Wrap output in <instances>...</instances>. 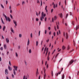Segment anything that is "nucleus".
<instances>
[{
	"label": "nucleus",
	"mask_w": 79,
	"mask_h": 79,
	"mask_svg": "<svg viewBox=\"0 0 79 79\" xmlns=\"http://www.w3.org/2000/svg\"><path fill=\"white\" fill-rule=\"evenodd\" d=\"M46 14L44 13V12H42L41 14V17H40V20L41 21H43V19H44V17H45Z\"/></svg>",
	"instance_id": "f257e3e1"
},
{
	"label": "nucleus",
	"mask_w": 79,
	"mask_h": 79,
	"mask_svg": "<svg viewBox=\"0 0 79 79\" xmlns=\"http://www.w3.org/2000/svg\"><path fill=\"white\" fill-rule=\"evenodd\" d=\"M74 61H77V60H72L70 62H69V64L68 66H69V65H70V64H72V63H73Z\"/></svg>",
	"instance_id": "f03ea898"
},
{
	"label": "nucleus",
	"mask_w": 79,
	"mask_h": 79,
	"mask_svg": "<svg viewBox=\"0 0 79 79\" xmlns=\"http://www.w3.org/2000/svg\"><path fill=\"white\" fill-rule=\"evenodd\" d=\"M48 50H42V53L43 52L44 54V53H47H47H48Z\"/></svg>",
	"instance_id": "7ed1b4c3"
},
{
	"label": "nucleus",
	"mask_w": 79,
	"mask_h": 79,
	"mask_svg": "<svg viewBox=\"0 0 79 79\" xmlns=\"http://www.w3.org/2000/svg\"><path fill=\"white\" fill-rule=\"evenodd\" d=\"M13 22L14 24H15V27H16V26H17V22H16V21L15 20H13Z\"/></svg>",
	"instance_id": "20e7f679"
},
{
	"label": "nucleus",
	"mask_w": 79,
	"mask_h": 79,
	"mask_svg": "<svg viewBox=\"0 0 79 79\" xmlns=\"http://www.w3.org/2000/svg\"><path fill=\"white\" fill-rule=\"evenodd\" d=\"M13 67H14V69H15L16 71H17V69H18V66H14Z\"/></svg>",
	"instance_id": "39448f33"
},
{
	"label": "nucleus",
	"mask_w": 79,
	"mask_h": 79,
	"mask_svg": "<svg viewBox=\"0 0 79 79\" xmlns=\"http://www.w3.org/2000/svg\"><path fill=\"white\" fill-rule=\"evenodd\" d=\"M5 73L6 74H8V71L7 69H6L5 70Z\"/></svg>",
	"instance_id": "423d86ee"
},
{
	"label": "nucleus",
	"mask_w": 79,
	"mask_h": 79,
	"mask_svg": "<svg viewBox=\"0 0 79 79\" xmlns=\"http://www.w3.org/2000/svg\"><path fill=\"white\" fill-rule=\"evenodd\" d=\"M3 16H4L5 18H6V20L7 21H8V19H7V17H6V15H5L3 14Z\"/></svg>",
	"instance_id": "0eeeda50"
},
{
	"label": "nucleus",
	"mask_w": 79,
	"mask_h": 79,
	"mask_svg": "<svg viewBox=\"0 0 79 79\" xmlns=\"http://www.w3.org/2000/svg\"><path fill=\"white\" fill-rule=\"evenodd\" d=\"M13 73L14 74V75H15L16 74V70L15 69H13Z\"/></svg>",
	"instance_id": "6e6552de"
},
{
	"label": "nucleus",
	"mask_w": 79,
	"mask_h": 79,
	"mask_svg": "<svg viewBox=\"0 0 79 79\" xmlns=\"http://www.w3.org/2000/svg\"><path fill=\"white\" fill-rule=\"evenodd\" d=\"M66 39H68V34L67 33H66Z\"/></svg>",
	"instance_id": "1a4fd4ad"
},
{
	"label": "nucleus",
	"mask_w": 79,
	"mask_h": 79,
	"mask_svg": "<svg viewBox=\"0 0 79 79\" xmlns=\"http://www.w3.org/2000/svg\"><path fill=\"white\" fill-rule=\"evenodd\" d=\"M10 31L12 32H13V33H15V31H13V28H10Z\"/></svg>",
	"instance_id": "9d476101"
},
{
	"label": "nucleus",
	"mask_w": 79,
	"mask_h": 79,
	"mask_svg": "<svg viewBox=\"0 0 79 79\" xmlns=\"http://www.w3.org/2000/svg\"><path fill=\"white\" fill-rule=\"evenodd\" d=\"M8 69H9L10 71H11L12 70V69L11 68L10 66H8Z\"/></svg>",
	"instance_id": "9b49d317"
},
{
	"label": "nucleus",
	"mask_w": 79,
	"mask_h": 79,
	"mask_svg": "<svg viewBox=\"0 0 79 79\" xmlns=\"http://www.w3.org/2000/svg\"><path fill=\"white\" fill-rule=\"evenodd\" d=\"M79 26L78 25H77L76 27V31H77V29H78Z\"/></svg>",
	"instance_id": "f8f14e48"
},
{
	"label": "nucleus",
	"mask_w": 79,
	"mask_h": 79,
	"mask_svg": "<svg viewBox=\"0 0 79 79\" xmlns=\"http://www.w3.org/2000/svg\"><path fill=\"white\" fill-rule=\"evenodd\" d=\"M57 7V4H56V5H55V4H54L53 6V8H56Z\"/></svg>",
	"instance_id": "ddd939ff"
},
{
	"label": "nucleus",
	"mask_w": 79,
	"mask_h": 79,
	"mask_svg": "<svg viewBox=\"0 0 79 79\" xmlns=\"http://www.w3.org/2000/svg\"><path fill=\"white\" fill-rule=\"evenodd\" d=\"M76 2H75V4H74V10H75V6H76Z\"/></svg>",
	"instance_id": "4468645a"
},
{
	"label": "nucleus",
	"mask_w": 79,
	"mask_h": 79,
	"mask_svg": "<svg viewBox=\"0 0 79 79\" xmlns=\"http://www.w3.org/2000/svg\"><path fill=\"white\" fill-rule=\"evenodd\" d=\"M30 41H29V40H28L27 43V45H29V44H30Z\"/></svg>",
	"instance_id": "2eb2a0df"
},
{
	"label": "nucleus",
	"mask_w": 79,
	"mask_h": 79,
	"mask_svg": "<svg viewBox=\"0 0 79 79\" xmlns=\"http://www.w3.org/2000/svg\"><path fill=\"white\" fill-rule=\"evenodd\" d=\"M6 41L7 43H8L10 41L8 38H6Z\"/></svg>",
	"instance_id": "dca6fc26"
},
{
	"label": "nucleus",
	"mask_w": 79,
	"mask_h": 79,
	"mask_svg": "<svg viewBox=\"0 0 79 79\" xmlns=\"http://www.w3.org/2000/svg\"><path fill=\"white\" fill-rule=\"evenodd\" d=\"M7 21L8 20L9 22H10V21H11V19H10L9 17H8L7 18Z\"/></svg>",
	"instance_id": "f3484780"
},
{
	"label": "nucleus",
	"mask_w": 79,
	"mask_h": 79,
	"mask_svg": "<svg viewBox=\"0 0 79 79\" xmlns=\"http://www.w3.org/2000/svg\"><path fill=\"white\" fill-rule=\"evenodd\" d=\"M62 79H64V74H63L62 75Z\"/></svg>",
	"instance_id": "a211bd4d"
},
{
	"label": "nucleus",
	"mask_w": 79,
	"mask_h": 79,
	"mask_svg": "<svg viewBox=\"0 0 79 79\" xmlns=\"http://www.w3.org/2000/svg\"><path fill=\"white\" fill-rule=\"evenodd\" d=\"M6 28V27H5V26H4L3 27V28H2V30L3 31H5V28Z\"/></svg>",
	"instance_id": "6ab92c4d"
},
{
	"label": "nucleus",
	"mask_w": 79,
	"mask_h": 79,
	"mask_svg": "<svg viewBox=\"0 0 79 79\" xmlns=\"http://www.w3.org/2000/svg\"><path fill=\"white\" fill-rule=\"evenodd\" d=\"M38 74H39V72H36V77H37V76H38Z\"/></svg>",
	"instance_id": "aec40b11"
},
{
	"label": "nucleus",
	"mask_w": 79,
	"mask_h": 79,
	"mask_svg": "<svg viewBox=\"0 0 79 79\" xmlns=\"http://www.w3.org/2000/svg\"><path fill=\"white\" fill-rule=\"evenodd\" d=\"M38 44H39V42H38V41H36V45L37 47V46H38Z\"/></svg>",
	"instance_id": "412c9836"
},
{
	"label": "nucleus",
	"mask_w": 79,
	"mask_h": 79,
	"mask_svg": "<svg viewBox=\"0 0 79 79\" xmlns=\"http://www.w3.org/2000/svg\"><path fill=\"white\" fill-rule=\"evenodd\" d=\"M4 47L5 49H6V44H4Z\"/></svg>",
	"instance_id": "4be33fe9"
},
{
	"label": "nucleus",
	"mask_w": 79,
	"mask_h": 79,
	"mask_svg": "<svg viewBox=\"0 0 79 79\" xmlns=\"http://www.w3.org/2000/svg\"><path fill=\"white\" fill-rule=\"evenodd\" d=\"M45 77H46V73H44V79H45Z\"/></svg>",
	"instance_id": "5701e85b"
},
{
	"label": "nucleus",
	"mask_w": 79,
	"mask_h": 79,
	"mask_svg": "<svg viewBox=\"0 0 79 79\" xmlns=\"http://www.w3.org/2000/svg\"><path fill=\"white\" fill-rule=\"evenodd\" d=\"M62 48L63 50H64L66 48V47H65V46H63L62 47Z\"/></svg>",
	"instance_id": "b1692460"
},
{
	"label": "nucleus",
	"mask_w": 79,
	"mask_h": 79,
	"mask_svg": "<svg viewBox=\"0 0 79 79\" xmlns=\"http://www.w3.org/2000/svg\"><path fill=\"white\" fill-rule=\"evenodd\" d=\"M67 48L68 50H69V49H70V46H69V45H68Z\"/></svg>",
	"instance_id": "393cba45"
},
{
	"label": "nucleus",
	"mask_w": 79,
	"mask_h": 79,
	"mask_svg": "<svg viewBox=\"0 0 79 79\" xmlns=\"http://www.w3.org/2000/svg\"><path fill=\"white\" fill-rule=\"evenodd\" d=\"M56 25H57V28L58 29H59V27H58V25L57 24V22H56Z\"/></svg>",
	"instance_id": "a878e982"
},
{
	"label": "nucleus",
	"mask_w": 79,
	"mask_h": 79,
	"mask_svg": "<svg viewBox=\"0 0 79 79\" xmlns=\"http://www.w3.org/2000/svg\"><path fill=\"white\" fill-rule=\"evenodd\" d=\"M29 53H32V51L31 50H29Z\"/></svg>",
	"instance_id": "bb28decb"
},
{
	"label": "nucleus",
	"mask_w": 79,
	"mask_h": 79,
	"mask_svg": "<svg viewBox=\"0 0 79 79\" xmlns=\"http://www.w3.org/2000/svg\"><path fill=\"white\" fill-rule=\"evenodd\" d=\"M56 19H57V17H56V16H55L54 17V20H55H55H56Z\"/></svg>",
	"instance_id": "cd10ccee"
},
{
	"label": "nucleus",
	"mask_w": 79,
	"mask_h": 79,
	"mask_svg": "<svg viewBox=\"0 0 79 79\" xmlns=\"http://www.w3.org/2000/svg\"><path fill=\"white\" fill-rule=\"evenodd\" d=\"M19 37H20V38H21V37H22V35H21V34H19Z\"/></svg>",
	"instance_id": "c85d7f7f"
},
{
	"label": "nucleus",
	"mask_w": 79,
	"mask_h": 79,
	"mask_svg": "<svg viewBox=\"0 0 79 79\" xmlns=\"http://www.w3.org/2000/svg\"><path fill=\"white\" fill-rule=\"evenodd\" d=\"M62 16H63V15H62V13H60V18H62Z\"/></svg>",
	"instance_id": "c756f323"
},
{
	"label": "nucleus",
	"mask_w": 79,
	"mask_h": 79,
	"mask_svg": "<svg viewBox=\"0 0 79 79\" xmlns=\"http://www.w3.org/2000/svg\"><path fill=\"white\" fill-rule=\"evenodd\" d=\"M72 24L73 25V26H74V21H72Z\"/></svg>",
	"instance_id": "7c9ffc66"
},
{
	"label": "nucleus",
	"mask_w": 79,
	"mask_h": 79,
	"mask_svg": "<svg viewBox=\"0 0 79 79\" xmlns=\"http://www.w3.org/2000/svg\"><path fill=\"white\" fill-rule=\"evenodd\" d=\"M73 44L74 45V46H75V45H76V42H75V41H74V40L73 41Z\"/></svg>",
	"instance_id": "2f4dec72"
},
{
	"label": "nucleus",
	"mask_w": 79,
	"mask_h": 79,
	"mask_svg": "<svg viewBox=\"0 0 79 79\" xmlns=\"http://www.w3.org/2000/svg\"><path fill=\"white\" fill-rule=\"evenodd\" d=\"M12 78H15V76H14V75H13V74H12Z\"/></svg>",
	"instance_id": "473e14b6"
},
{
	"label": "nucleus",
	"mask_w": 79,
	"mask_h": 79,
	"mask_svg": "<svg viewBox=\"0 0 79 79\" xmlns=\"http://www.w3.org/2000/svg\"><path fill=\"white\" fill-rule=\"evenodd\" d=\"M37 3H40L39 0H37Z\"/></svg>",
	"instance_id": "72a5a7b5"
},
{
	"label": "nucleus",
	"mask_w": 79,
	"mask_h": 79,
	"mask_svg": "<svg viewBox=\"0 0 79 79\" xmlns=\"http://www.w3.org/2000/svg\"><path fill=\"white\" fill-rule=\"evenodd\" d=\"M41 2V6H42V0H40Z\"/></svg>",
	"instance_id": "f704fd0d"
},
{
	"label": "nucleus",
	"mask_w": 79,
	"mask_h": 79,
	"mask_svg": "<svg viewBox=\"0 0 79 79\" xmlns=\"http://www.w3.org/2000/svg\"><path fill=\"white\" fill-rule=\"evenodd\" d=\"M49 59H50V57H49V56H48V57H47V60H49Z\"/></svg>",
	"instance_id": "c9c22d12"
},
{
	"label": "nucleus",
	"mask_w": 79,
	"mask_h": 79,
	"mask_svg": "<svg viewBox=\"0 0 79 79\" xmlns=\"http://www.w3.org/2000/svg\"><path fill=\"white\" fill-rule=\"evenodd\" d=\"M15 55H16V57H18V54L17 53V52L15 53Z\"/></svg>",
	"instance_id": "e433bc0d"
},
{
	"label": "nucleus",
	"mask_w": 79,
	"mask_h": 79,
	"mask_svg": "<svg viewBox=\"0 0 79 79\" xmlns=\"http://www.w3.org/2000/svg\"><path fill=\"white\" fill-rule=\"evenodd\" d=\"M25 65H27V63L26 61H25Z\"/></svg>",
	"instance_id": "4c0bfd02"
},
{
	"label": "nucleus",
	"mask_w": 79,
	"mask_h": 79,
	"mask_svg": "<svg viewBox=\"0 0 79 79\" xmlns=\"http://www.w3.org/2000/svg\"><path fill=\"white\" fill-rule=\"evenodd\" d=\"M36 21H39V19L38 18H36Z\"/></svg>",
	"instance_id": "58836bf2"
},
{
	"label": "nucleus",
	"mask_w": 79,
	"mask_h": 79,
	"mask_svg": "<svg viewBox=\"0 0 79 79\" xmlns=\"http://www.w3.org/2000/svg\"><path fill=\"white\" fill-rule=\"evenodd\" d=\"M40 31H39V36H40Z\"/></svg>",
	"instance_id": "ea45409f"
},
{
	"label": "nucleus",
	"mask_w": 79,
	"mask_h": 79,
	"mask_svg": "<svg viewBox=\"0 0 79 79\" xmlns=\"http://www.w3.org/2000/svg\"><path fill=\"white\" fill-rule=\"evenodd\" d=\"M25 3V2H24V1H23L22 2V5H24V4Z\"/></svg>",
	"instance_id": "a19ab883"
},
{
	"label": "nucleus",
	"mask_w": 79,
	"mask_h": 79,
	"mask_svg": "<svg viewBox=\"0 0 79 79\" xmlns=\"http://www.w3.org/2000/svg\"><path fill=\"white\" fill-rule=\"evenodd\" d=\"M31 38H32V33H31Z\"/></svg>",
	"instance_id": "79ce46f5"
},
{
	"label": "nucleus",
	"mask_w": 79,
	"mask_h": 79,
	"mask_svg": "<svg viewBox=\"0 0 79 79\" xmlns=\"http://www.w3.org/2000/svg\"><path fill=\"white\" fill-rule=\"evenodd\" d=\"M10 16L11 18V19H13V16H12V15H10Z\"/></svg>",
	"instance_id": "37998d69"
},
{
	"label": "nucleus",
	"mask_w": 79,
	"mask_h": 79,
	"mask_svg": "<svg viewBox=\"0 0 79 79\" xmlns=\"http://www.w3.org/2000/svg\"><path fill=\"white\" fill-rule=\"evenodd\" d=\"M68 16V14H67L66 16V18H67V17Z\"/></svg>",
	"instance_id": "c03bdc74"
},
{
	"label": "nucleus",
	"mask_w": 79,
	"mask_h": 79,
	"mask_svg": "<svg viewBox=\"0 0 79 79\" xmlns=\"http://www.w3.org/2000/svg\"><path fill=\"white\" fill-rule=\"evenodd\" d=\"M12 10H11V9H10V13H12Z\"/></svg>",
	"instance_id": "a18cd8bd"
},
{
	"label": "nucleus",
	"mask_w": 79,
	"mask_h": 79,
	"mask_svg": "<svg viewBox=\"0 0 79 79\" xmlns=\"http://www.w3.org/2000/svg\"><path fill=\"white\" fill-rule=\"evenodd\" d=\"M46 42L47 43L48 42H49V39H48V40H46Z\"/></svg>",
	"instance_id": "49530a36"
},
{
	"label": "nucleus",
	"mask_w": 79,
	"mask_h": 79,
	"mask_svg": "<svg viewBox=\"0 0 79 79\" xmlns=\"http://www.w3.org/2000/svg\"><path fill=\"white\" fill-rule=\"evenodd\" d=\"M1 6L2 8H4V7H3V6L2 5V4H1Z\"/></svg>",
	"instance_id": "de8ad7c7"
},
{
	"label": "nucleus",
	"mask_w": 79,
	"mask_h": 79,
	"mask_svg": "<svg viewBox=\"0 0 79 79\" xmlns=\"http://www.w3.org/2000/svg\"><path fill=\"white\" fill-rule=\"evenodd\" d=\"M44 70V74H45V71H46V69H45Z\"/></svg>",
	"instance_id": "09e8293b"
},
{
	"label": "nucleus",
	"mask_w": 79,
	"mask_h": 79,
	"mask_svg": "<svg viewBox=\"0 0 79 79\" xmlns=\"http://www.w3.org/2000/svg\"><path fill=\"white\" fill-rule=\"evenodd\" d=\"M53 9H51V13H52V12H53Z\"/></svg>",
	"instance_id": "8fccbe9b"
},
{
	"label": "nucleus",
	"mask_w": 79,
	"mask_h": 79,
	"mask_svg": "<svg viewBox=\"0 0 79 79\" xmlns=\"http://www.w3.org/2000/svg\"><path fill=\"white\" fill-rule=\"evenodd\" d=\"M45 34H47V30H45Z\"/></svg>",
	"instance_id": "3c124183"
},
{
	"label": "nucleus",
	"mask_w": 79,
	"mask_h": 79,
	"mask_svg": "<svg viewBox=\"0 0 79 79\" xmlns=\"http://www.w3.org/2000/svg\"><path fill=\"white\" fill-rule=\"evenodd\" d=\"M6 5H7V4H8V1H7V0L6 1Z\"/></svg>",
	"instance_id": "603ef678"
},
{
	"label": "nucleus",
	"mask_w": 79,
	"mask_h": 79,
	"mask_svg": "<svg viewBox=\"0 0 79 79\" xmlns=\"http://www.w3.org/2000/svg\"><path fill=\"white\" fill-rule=\"evenodd\" d=\"M47 6H46L45 8V10H47Z\"/></svg>",
	"instance_id": "864d4df0"
},
{
	"label": "nucleus",
	"mask_w": 79,
	"mask_h": 79,
	"mask_svg": "<svg viewBox=\"0 0 79 79\" xmlns=\"http://www.w3.org/2000/svg\"><path fill=\"white\" fill-rule=\"evenodd\" d=\"M54 19L53 18H52V22H54Z\"/></svg>",
	"instance_id": "5fc2aeb1"
},
{
	"label": "nucleus",
	"mask_w": 79,
	"mask_h": 79,
	"mask_svg": "<svg viewBox=\"0 0 79 79\" xmlns=\"http://www.w3.org/2000/svg\"><path fill=\"white\" fill-rule=\"evenodd\" d=\"M9 9H10V10H11V6H10Z\"/></svg>",
	"instance_id": "6e6d98bb"
},
{
	"label": "nucleus",
	"mask_w": 79,
	"mask_h": 79,
	"mask_svg": "<svg viewBox=\"0 0 79 79\" xmlns=\"http://www.w3.org/2000/svg\"><path fill=\"white\" fill-rule=\"evenodd\" d=\"M69 13L70 14V16L72 15V13H71V12H70Z\"/></svg>",
	"instance_id": "4d7b16f0"
},
{
	"label": "nucleus",
	"mask_w": 79,
	"mask_h": 79,
	"mask_svg": "<svg viewBox=\"0 0 79 79\" xmlns=\"http://www.w3.org/2000/svg\"><path fill=\"white\" fill-rule=\"evenodd\" d=\"M9 65H10V66H11V62H10V61H9Z\"/></svg>",
	"instance_id": "13d9d810"
},
{
	"label": "nucleus",
	"mask_w": 79,
	"mask_h": 79,
	"mask_svg": "<svg viewBox=\"0 0 79 79\" xmlns=\"http://www.w3.org/2000/svg\"><path fill=\"white\" fill-rule=\"evenodd\" d=\"M2 24H5V23H4V22H3V21H2Z\"/></svg>",
	"instance_id": "bf43d9fd"
},
{
	"label": "nucleus",
	"mask_w": 79,
	"mask_h": 79,
	"mask_svg": "<svg viewBox=\"0 0 79 79\" xmlns=\"http://www.w3.org/2000/svg\"><path fill=\"white\" fill-rule=\"evenodd\" d=\"M45 21H47V17H45Z\"/></svg>",
	"instance_id": "052dcab7"
},
{
	"label": "nucleus",
	"mask_w": 79,
	"mask_h": 79,
	"mask_svg": "<svg viewBox=\"0 0 79 79\" xmlns=\"http://www.w3.org/2000/svg\"><path fill=\"white\" fill-rule=\"evenodd\" d=\"M53 35H54V36H55V32H54Z\"/></svg>",
	"instance_id": "680f3d73"
},
{
	"label": "nucleus",
	"mask_w": 79,
	"mask_h": 79,
	"mask_svg": "<svg viewBox=\"0 0 79 79\" xmlns=\"http://www.w3.org/2000/svg\"><path fill=\"white\" fill-rule=\"evenodd\" d=\"M62 23H64V19H62Z\"/></svg>",
	"instance_id": "e2e57ef3"
},
{
	"label": "nucleus",
	"mask_w": 79,
	"mask_h": 79,
	"mask_svg": "<svg viewBox=\"0 0 79 79\" xmlns=\"http://www.w3.org/2000/svg\"><path fill=\"white\" fill-rule=\"evenodd\" d=\"M50 29H51L50 27H48V29H49V30H50Z\"/></svg>",
	"instance_id": "0e129e2a"
},
{
	"label": "nucleus",
	"mask_w": 79,
	"mask_h": 79,
	"mask_svg": "<svg viewBox=\"0 0 79 79\" xmlns=\"http://www.w3.org/2000/svg\"><path fill=\"white\" fill-rule=\"evenodd\" d=\"M25 75L23 76V79H25Z\"/></svg>",
	"instance_id": "69168bd1"
},
{
	"label": "nucleus",
	"mask_w": 79,
	"mask_h": 79,
	"mask_svg": "<svg viewBox=\"0 0 79 79\" xmlns=\"http://www.w3.org/2000/svg\"><path fill=\"white\" fill-rule=\"evenodd\" d=\"M19 5H20L19 4H17V6H19Z\"/></svg>",
	"instance_id": "338daca9"
},
{
	"label": "nucleus",
	"mask_w": 79,
	"mask_h": 79,
	"mask_svg": "<svg viewBox=\"0 0 79 79\" xmlns=\"http://www.w3.org/2000/svg\"><path fill=\"white\" fill-rule=\"evenodd\" d=\"M39 79H40V76L39 77Z\"/></svg>",
	"instance_id": "774afa93"
}]
</instances>
